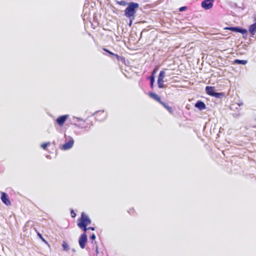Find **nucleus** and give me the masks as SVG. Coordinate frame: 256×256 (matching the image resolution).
Segmentation results:
<instances>
[{
	"mask_svg": "<svg viewBox=\"0 0 256 256\" xmlns=\"http://www.w3.org/2000/svg\"><path fill=\"white\" fill-rule=\"evenodd\" d=\"M139 8V4L134 2H130L124 10V16L129 20H134L136 16V12Z\"/></svg>",
	"mask_w": 256,
	"mask_h": 256,
	"instance_id": "nucleus-1",
	"label": "nucleus"
},
{
	"mask_svg": "<svg viewBox=\"0 0 256 256\" xmlns=\"http://www.w3.org/2000/svg\"><path fill=\"white\" fill-rule=\"evenodd\" d=\"M92 222L90 218L84 212H82L80 218L78 220V225L88 226Z\"/></svg>",
	"mask_w": 256,
	"mask_h": 256,
	"instance_id": "nucleus-2",
	"label": "nucleus"
},
{
	"mask_svg": "<svg viewBox=\"0 0 256 256\" xmlns=\"http://www.w3.org/2000/svg\"><path fill=\"white\" fill-rule=\"evenodd\" d=\"M226 29L234 32L240 33L243 35L246 34L248 32L246 29L240 26H230L226 28Z\"/></svg>",
	"mask_w": 256,
	"mask_h": 256,
	"instance_id": "nucleus-3",
	"label": "nucleus"
},
{
	"mask_svg": "<svg viewBox=\"0 0 256 256\" xmlns=\"http://www.w3.org/2000/svg\"><path fill=\"white\" fill-rule=\"evenodd\" d=\"M165 76H166L165 72L164 70L160 71L159 74H158V82H157L158 87L160 88H162L164 87V78L165 77Z\"/></svg>",
	"mask_w": 256,
	"mask_h": 256,
	"instance_id": "nucleus-4",
	"label": "nucleus"
},
{
	"mask_svg": "<svg viewBox=\"0 0 256 256\" xmlns=\"http://www.w3.org/2000/svg\"><path fill=\"white\" fill-rule=\"evenodd\" d=\"M88 242V237L86 233L84 232L79 238L78 244L82 248H84L86 247V244Z\"/></svg>",
	"mask_w": 256,
	"mask_h": 256,
	"instance_id": "nucleus-5",
	"label": "nucleus"
},
{
	"mask_svg": "<svg viewBox=\"0 0 256 256\" xmlns=\"http://www.w3.org/2000/svg\"><path fill=\"white\" fill-rule=\"evenodd\" d=\"M68 141L65 144H64L62 146V149L64 150H66L70 149L74 145V140L73 139V138L71 136H68Z\"/></svg>",
	"mask_w": 256,
	"mask_h": 256,
	"instance_id": "nucleus-6",
	"label": "nucleus"
},
{
	"mask_svg": "<svg viewBox=\"0 0 256 256\" xmlns=\"http://www.w3.org/2000/svg\"><path fill=\"white\" fill-rule=\"evenodd\" d=\"M214 0H203L202 2V7L206 10L210 9L214 5Z\"/></svg>",
	"mask_w": 256,
	"mask_h": 256,
	"instance_id": "nucleus-7",
	"label": "nucleus"
},
{
	"mask_svg": "<svg viewBox=\"0 0 256 256\" xmlns=\"http://www.w3.org/2000/svg\"><path fill=\"white\" fill-rule=\"evenodd\" d=\"M94 114H96V118L98 121H102L106 117V114L104 113V110L96 111Z\"/></svg>",
	"mask_w": 256,
	"mask_h": 256,
	"instance_id": "nucleus-8",
	"label": "nucleus"
},
{
	"mask_svg": "<svg viewBox=\"0 0 256 256\" xmlns=\"http://www.w3.org/2000/svg\"><path fill=\"white\" fill-rule=\"evenodd\" d=\"M0 199L2 202L6 206H9L10 204V201L8 198V194L4 192H1Z\"/></svg>",
	"mask_w": 256,
	"mask_h": 256,
	"instance_id": "nucleus-9",
	"label": "nucleus"
},
{
	"mask_svg": "<svg viewBox=\"0 0 256 256\" xmlns=\"http://www.w3.org/2000/svg\"><path fill=\"white\" fill-rule=\"evenodd\" d=\"M68 117V114H64L60 116H59L56 120V123L60 126H62L64 124L65 122L66 121V119Z\"/></svg>",
	"mask_w": 256,
	"mask_h": 256,
	"instance_id": "nucleus-10",
	"label": "nucleus"
},
{
	"mask_svg": "<svg viewBox=\"0 0 256 256\" xmlns=\"http://www.w3.org/2000/svg\"><path fill=\"white\" fill-rule=\"evenodd\" d=\"M194 106L200 110H204L206 108L205 104L200 100H198L195 104Z\"/></svg>",
	"mask_w": 256,
	"mask_h": 256,
	"instance_id": "nucleus-11",
	"label": "nucleus"
},
{
	"mask_svg": "<svg viewBox=\"0 0 256 256\" xmlns=\"http://www.w3.org/2000/svg\"><path fill=\"white\" fill-rule=\"evenodd\" d=\"M148 95L152 98L158 102L160 104L162 102L161 100L160 97L159 96H158L157 94H156V93L150 92L149 93Z\"/></svg>",
	"mask_w": 256,
	"mask_h": 256,
	"instance_id": "nucleus-12",
	"label": "nucleus"
},
{
	"mask_svg": "<svg viewBox=\"0 0 256 256\" xmlns=\"http://www.w3.org/2000/svg\"><path fill=\"white\" fill-rule=\"evenodd\" d=\"M215 91L216 90L214 86H206V92L208 95L212 96Z\"/></svg>",
	"mask_w": 256,
	"mask_h": 256,
	"instance_id": "nucleus-13",
	"label": "nucleus"
},
{
	"mask_svg": "<svg viewBox=\"0 0 256 256\" xmlns=\"http://www.w3.org/2000/svg\"><path fill=\"white\" fill-rule=\"evenodd\" d=\"M249 32L252 35H254L255 34L256 32V18L254 19V22L253 24L250 26Z\"/></svg>",
	"mask_w": 256,
	"mask_h": 256,
	"instance_id": "nucleus-14",
	"label": "nucleus"
},
{
	"mask_svg": "<svg viewBox=\"0 0 256 256\" xmlns=\"http://www.w3.org/2000/svg\"><path fill=\"white\" fill-rule=\"evenodd\" d=\"M160 104L165 108L170 114H172L174 112L172 108L169 106L167 104L162 101Z\"/></svg>",
	"mask_w": 256,
	"mask_h": 256,
	"instance_id": "nucleus-15",
	"label": "nucleus"
},
{
	"mask_svg": "<svg viewBox=\"0 0 256 256\" xmlns=\"http://www.w3.org/2000/svg\"><path fill=\"white\" fill-rule=\"evenodd\" d=\"M225 96V94L222 92H217L216 91L214 92L212 96L218 98H224Z\"/></svg>",
	"mask_w": 256,
	"mask_h": 256,
	"instance_id": "nucleus-16",
	"label": "nucleus"
},
{
	"mask_svg": "<svg viewBox=\"0 0 256 256\" xmlns=\"http://www.w3.org/2000/svg\"><path fill=\"white\" fill-rule=\"evenodd\" d=\"M247 63H248V60H238V59H236L233 62V64H240V65H245Z\"/></svg>",
	"mask_w": 256,
	"mask_h": 256,
	"instance_id": "nucleus-17",
	"label": "nucleus"
},
{
	"mask_svg": "<svg viewBox=\"0 0 256 256\" xmlns=\"http://www.w3.org/2000/svg\"><path fill=\"white\" fill-rule=\"evenodd\" d=\"M242 104V103H241V104H234L230 106V108L231 110H234L235 109L238 110H240V108H239Z\"/></svg>",
	"mask_w": 256,
	"mask_h": 256,
	"instance_id": "nucleus-18",
	"label": "nucleus"
},
{
	"mask_svg": "<svg viewBox=\"0 0 256 256\" xmlns=\"http://www.w3.org/2000/svg\"><path fill=\"white\" fill-rule=\"evenodd\" d=\"M113 57H114L118 61L121 62L122 63L125 62V58L124 56H121L114 54V56H113Z\"/></svg>",
	"mask_w": 256,
	"mask_h": 256,
	"instance_id": "nucleus-19",
	"label": "nucleus"
},
{
	"mask_svg": "<svg viewBox=\"0 0 256 256\" xmlns=\"http://www.w3.org/2000/svg\"><path fill=\"white\" fill-rule=\"evenodd\" d=\"M62 247L63 248V250L68 252L69 250V246L68 243L65 241H63L62 244Z\"/></svg>",
	"mask_w": 256,
	"mask_h": 256,
	"instance_id": "nucleus-20",
	"label": "nucleus"
},
{
	"mask_svg": "<svg viewBox=\"0 0 256 256\" xmlns=\"http://www.w3.org/2000/svg\"><path fill=\"white\" fill-rule=\"evenodd\" d=\"M116 3L120 6H128V4H129V2H126L125 0H120V1H118V0H116Z\"/></svg>",
	"mask_w": 256,
	"mask_h": 256,
	"instance_id": "nucleus-21",
	"label": "nucleus"
},
{
	"mask_svg": "<svg viewBox=\"0 0 256 256\" xmlns=\"http://www.w3.org/2000/svg\"><path fill=\"white\" fill-rule=\"evenodd\" d=\"M36 233H37V235L38 236V237L43 242H44L47 245H48L49 246V244H48V242L44 238V237L42 236V234H40L38 232H37L36 231Z\"/></svg>",
	"mask_w": 256,
	"mask_h": 256,
	"instance_id": "nucleus-22",
	"label": "nucleus"
},
{
	"mask_svg": "<svg viewBox=\"0 0 256 256\" xmlns=\"http://www.w3.org/2000/svg\"><path fill=\"white\" fill-rule=\"evenodd\" d=\"M239 111L240 110H238V111L236 112L231 113L230 114H232V116L234 118H238L241 116V114Z\"/></svg>",
	"mask_w": 256,
	"mask_h": 256,
	"instance_id": "nucleus-23",
	"label": "nucleus"
},
{
	"mask_svg": "<svg viewBox=\"0 0 256 256\" xmlns=\"http://www.w3.org/2000/svg\"><path fill=\"white\" fill-rule=\"evenodd\" d=\"M102 50L106 52L108 54L109 56L111 58H113V56H114V54L111 51L109 50L108 49L106 48H102Z\"/></svg>",
	"mask_w": 256,
	"mask_h": 256,
	"instance_id": "nucleus-24",
	"label": "nucleus"
},
{
	"mask_svg": "<svg viewBox=\"0 0 256 256\" xmlns=\"http://www.w3.org/2000/svg\"><path fill=\"white\" fill-rule=\"evenodd\" d=\"M78 226L81 228L84 232H86L88 230V228H87L88 226H82V225H78Z\"/></svg>",
	"mask_w": 256,
	"mask_h": 256,
	"instance_id": "nucleus-25",
	"label": "nucleus"
},
{
	"mask_svg": "<svg viewBox=\"0 0 256 256\" xmlns=\"http://www.w3.org/2000/svg\"><path fill=\"white\" fill-rule=\"evenodd\" d=\"M148 78L150 80V82H155V76L154 75V74H152L149 76Z\"/></svg>",
	"mask_w": 256,
	"mask_h": 256,
	"instance_id": "nucleus-26",
	"label": "nucleus"
},
{
	"mask_svg": "<svg viewBox=\"0 0 256 256\" xmlns=\"http://www.w3.org/2000/svg\"><path fill=\"white\" fill-rule=\"evenodd\" d=\"M50 143L48 142H45V143H43L42 145H41V147L44 149V150H46L48 146V145H50Z\"/></svg>",
	"mask_w": 256,
	"mask_h": 256,
	"instance_id": "nucleus-27",
	"label": "nucleus"
},
{
	"mask_svg": "<svg viewBox=\"0 0 256 256\" xmlns=\"http://www.w3.org/2000/svg\"><path fill=\"white\" fill-rule=\"evenodd\" d=\"M187 9V7L186 6H182L180 8H179V11L180 12H184V11L185 10H186Z\"/></svg>",
	"mask_w": 256,
	"mask_h": 256,
	"instance_id": "nucleus-28",
	"label": "nucleus"
},
{
	"mask_svg": "<svg viewBox=\"0 0 256 256\" xmlns=\"http://www.w3.org/2000/svg\"><path fill=\"white\" fill-rule=\"evenodd\" d=\"M70 214L72 218H74L76 216V214L74 212L73 210H71Z\"/></svg>",
	"mask_w": 256,
	"mask_h": 256,
	"instance_id": "nucleus-29",
	"label": "nucleus"
},
{
	"mask_svg": "<svg viewBox=\"0 0 256 256\" xmlns=\"http://www.w3.org/2000/svg\"><path fill=\"white\" fill-rule=\"evenodd\" d=\"M96 238V235L94 234H92L90 236V238L92 240H94Z\"/></svg>",
	"mask_w": 256,
	"mask_h": 256,
	"instance_id": "nucleus-30",
	"label": "nucleus"
},
{
	"mask_svg": "<svg viewBox=\"0 0 256 256\" xmlns=\"http://www.w3.org/2000/svg\"><path fill=\"white\" fill-rule=\"evenodd\" d=\"M158 68H156L154 69V70H152V74H154V75L155 76V74L156 73V71L158 70Z\"/></svg>",
	"mask_w": 256,
	"mask_h": 256,
	"instance_id": "nucleus-31",
	"label": "nucleus"
},
{
	"mask_svg": "<svg viewBox=\"0 0 256 256\" xmlns=\"http://www.w3.org/2000/svg\"><path fill=\"white\" fill-rule=\"evenodd\" d=\"M88 230H95V228H94V227H93V226H90L88 228Z\"/></svg>",
	"mask_w": 256,
	"mask_h": 256,
	"instance_id": "nucleus-32",
	"label": "nucleus"
},
{
	"mask_svg": "<svg viewBox=\"0 0 256 256\" xmlns=\"http://www.w3.org/2000/svg\"><path fill=\"white\" fill-rule=\"evenodd\" d=\"M154 82H150V87L152 88H154Z\"/></svg>",
	"mask_w": 256,
	"mask_h": 256,
	"instance_id": "nucleus-33",
	"label": "nucleus"
},
{
	"mask_svg": "<svg viewBox=\"0 0 256 256\" xmlns=\"http://www.w3.org/2000/svg\"><path fill=\"white\" fill-rule=\"evenodd\" d=\"M132 20H132L130 21V23H129V25H130V26H131V24H132Z\"/></svg>",
	"mask_w": 256,
	"mask_h": 256,
	"instance_id": "nucleus-34",
	"label": "nucleus"
},
{
	"mask_svg": "<svg viewBox=\"0 0 256 256\" xmlns=\"http://www.w3.org/2000/svg\"><path fill=\"white\" fill-rule=\"evenodd\" d=\"M96 254H98V247H96Z\"/></svg>",
	"mask_w": 256,
	"mask_h": 256,
	"instance_id": "nucleus-35",
	"label": "nucleus"
},
{
	"mask_svg": "<svg viewBox=\"0 0 256 256\" xmlns=\"http://www.w3.org/2000/svg\"><path fill=\"white\" fill-rule=\"evenodd\" d=\"M78 120H82V119L80 118H78Z\"/></svg>",
	"mask_w": 256,
	"mask_h": 256,
	"instance_id": "nucleus-36",
	"label": "nucleus"
},
{
	"mask_svg": "<svg viewBox=\"0 0 256 256\" xmlns=\"http://www.w3.org/2000/svg\"><path fill=\"white\" fill-rule=\"evenodd\" d=\"M75 124L76 126H77L80 127V125H78V124Z\"/></svg>",
	"mask_w": 256,
	"mask_h": 256,
	"instance_id": "nucleus-37",
	"label": "nucleus"
},
{
	"mask_svg": "<svg viewBox=\"0 0 256 256\" xmlns=\"http://www.w3.org/2000/svg\"><path fill=\"white\" fill-rule=\"evenodd\" d=\"M84 128H85L86 129H87V130H88V126H85Z\"/></svg>",
	"mask_w": 256,
	"mask_h": 256,
	"instance_id": "nucleus-38",
	"label": "nucleus"
},
{
	"mask_svg": "<svg viewBox=\"0 0 256 256\" xmlns=\"http://www.w3.org/2000/svg\"><path fill=\"white\" fill-rule=\"evenodd\" d=\"M84 128H85L86 129H87V130H88V126H85Z\"/></svg>",
	"mask_w": 256,
	"mask_h": 256,
	"instance_id": "nucleus-39",
	"label": "nucleus"
},
{
	"mask_svg": "<svg viewBox=\"0 0 256 256\" xmlns=\"http://www.w3.org/2000/svg\"><path fill=\"white\" fill-rule=\"evenodd\" d=\"M72 251H73L74 252H75V250H74V249H72Z\"/></svg>",
	"mask_w": 256,
	"mask_h": 256,
	"instance_id": "nucleus-40",
	"label": "nucleus"
}]
</instances>
